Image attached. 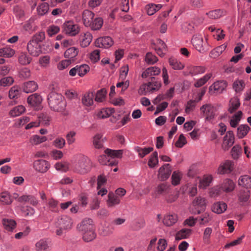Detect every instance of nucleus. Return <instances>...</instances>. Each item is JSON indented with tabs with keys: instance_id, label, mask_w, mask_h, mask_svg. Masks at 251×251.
<instances>
[{
	"instance_id": "48",
	"label": "nucleus",
	"mask_w": 251,
	"mask_h": 251,
	"mask_svg": "<svg viewBox=\"0 0 251 251\" xmlns=\"http://www.w3.org/2000/svg\"><path fill=\"white\" fill-rule=\"evenodd\" d=\"M14 53L15 51L10 48L5 47L0 49V56L11 57Z\"/></svg>"
},
{
	"instance_id": "12",
	"label": "nucleus",
	"mask_w": 251,
	"mask_h": 251,
	"mask_svg": "<svg viewBox=\"0 0 251 251\" xmlns=\"http://www.w3.org/2000/svg\"><path fill=\"white\" fill-rule=\"evenodd\" d=\"M193 204L196 208H201V209L197 210L194 212L195 214H199L201 213V211L204 210L206 205V200L204 198L199 196L194 199L193 201Z\"/></svg>"
},
{
	"instance_id": "39",
	"label": "nucleus",
	"mask_w": 251,
	"mask_h": 251,
	"mask_svg": "<svg viewBox=\"0 0 251 251\" xmlns=\"http://www.w3.org/2000/svg\"><path fill=\"white\" fill-rule=\"evenodd\" d=\"M21 94V88L17 85L14 86L9 91V97L10 99H16L20 96Z\"/></svg>"
},
{
	"instance_id": "6",
	"label": "nucleus",
	"mask_w": 251,
	"mask_h": 251,
	"mask_svg": "<svg viewBox=\"0 0 251 251\" xmlns=\"http://www.w3.org/2000/svg\"><path fill=\"white\" fill-rule=\"evenodd\" d=\"M42 100V98L40 95L34 93L27 98V102L30 106L34 107L36 110H39L41 108Z\"/></svg>"
},
{
	"instance_id": "58",
	"label": "nucleus",
	"mask_w": 251,
	"mask_h": 251,
	"mask_svg": "<svg viewBox=\"0 0 251 251\" xmlns=\"http://www.w3.org/2000/svg\"><path fill=\"white\" fill-rule=\"evenodd\" d=\"M106 94V91L105 89H101L99 90L97 93L95 98L96 101L101 102L105 99Z\"/></svg>"
},
{
	"instance_id": "63",
	"label": "nucleus",
	"mask_w": 251,
	"mask_h": 251,
	"mask_svg": "<svg viewBox=\"0 0 251 251\" xmlns=\"http://www.w3.org/2000/svg\"><path fill=\"white\" fill-rule=\"evenodd\" d=\"M31 75V72L29 69L24 68L19 72V76L23 79H27Z\"/></svg>"
},
{
	"instance_id": "15",
	"label": "nucleus",
	"mask_w": 251,
	"mask_h": 251,
	"mask_svg": "<svg viewBox=\"0 0 251 251\" xmlns=\"http://www.w3.org/2000/svg\"><path fill=\"white\" fill-rule=\"evenodd\" d=\"M93 220L90 218L84 219L77 225V228L80 232L89 231L93 229Z\"/></svg>"
},
{
	"instance_id": "62",
	"label": "nucleus",
	"mask_w": 251,
	"mask_h": 251,
	"mask_svg": "<svg viewBox=\"0 0 251 251\" xmlns=\"http://www.w3.org/2000/svg\"><path fill=\"white\" fill-rule=\"evenodd\" d=\"M226 48V46L223 44L222 45L211 51V54L215 56H219Z\"/></svg>"
},
{
	"instance_id": "56",
	"label": "nucleus",
	"mask_w": 251,
	"mask_h": 251,
	"mask_svg": "<svg viewBox=\"0 0 251 251\" xmlns=\"http://www.w3.org/2000/svg\"><path fill=\"white\" fill-rule=\"evenodd\" d=\"M212 177L211 176H205L200 181L199 187L200 188L205 189L211 183Z\"/></svg>"
},
{
	"instance_id": "59",
	"label": "nucleus",
	"mask_w": 251,
	"mask_h": 251,
	"mask_svg": "<svg viewBox=\"0 0 251 251\" xmlns=\"http://www.w3.org/2000/svg\"><path fill=\"white\" fill-rule=\"evenodd\" d=\"M153 149L152 147L141 148L137 147L136 149V151L138 152L139 155L143 158L145 155L149 154L150 152L153 151Z\"/></svg>"
},
{
	"instance_id": "5",
	"label": "nucleus",
	"mask_w": 251,
	"mask_h": 251,
	"mask_svg": "<svg viewBox=\"0 0 251 251\" xmlns=\"http://www.w3.org/2000/svg\"><path fill=\"white\" fill-rule=\"evenodd\" d=\"M64 31L66 34L72 36L77 35L80 31V28L77 25L74 24L72 21H68L63 25Z\"/></svg>"
},
{
	"instance_id": "27",
	"label": "nucleus",
	"mask_w": 251,
	"mask_h": 251,
	"mask_svg": "<svg viewBox=\"0 0 251 251\" xmlns=\"http://www.w3.org/2000/svg\"><path fill=\"white\" fill-rule=\"evenodd\" d=\"M178 220L176 214H168L164 216L163 222L165 225L170 226L174 225Z\"/></svg>"
},
{
	"instance_id": "3",
	"label": "nucleus",
	"mask_w": 251,
	"mask_h": 251,
	"mask_svg": "<svg viewBox=\"0 0 251 251\" xmlns=\"http://www.w3.org/2000/svg\"><path fill=\"white\" fill-rule=\"evenodd\" d=\"M200 111L205 116V120L210 121L214 118L216 109L211 104L206 103L201 107Z\"/></svg>"
},
{
	"instance_id": "53",
	"label": "nucleus",
	"mask_w": 251,
	"mask_h": 251,
	"mask_svg": "<svg viewBox=\"0 0 251 251\" xmlns=\"http://www.w3.org/2000/svg\"><path fill=\"white\" fill-rule=\"evenodd\" d=\"M212 76L211 74H207L201 78L195 83V87L198 88L202 86Z\"/></svg>"
},
{
	"instance_id": "21",
	"label": "nucleus",
	"mask_w": 251,
	"mask_h": 251,
	"mask_svg": "<svg viewBox=\"0 0 251 251\" xmlns=\"http://www.w3.org/2000/svg\"><path fill=\"white\" fill-rule=\"evenodd\" d=\"M19 202H29L33 206H36L38 203V200L32 195H23L18 199Z\"/></svg>"
},
{
	"instance_id": "4",
	"label": "nucleus",
	"mask_w": 251,
	"mask_h": 251,
	"mask_svg": "<svg viewBox=\"0 0 251 251\" xmlns=\"http://www.w3.org/2000/svg\"><path fill=\"white\" fill-rule=\"evenodd\" d=\"M88 161L84 156L80 157L74 163V169L80 173H86L88 171Z\"/></svg>"
},
{
	"instance_id": "43",
	"label": "nucleus",
	"mask_w": 251,
	"mask_h": 251,
	"mask_svg": "<svg viewBox=\"0 0 251 251\" xmlns=\"http://www.w3.org/2000/svg\"><path fill=\"white\" fill-rule=\"evenodd\" d=\"M242 153V148L238 145L233 146L231 151V156L234 160L238 159L241 155Z\"/></svg>"
},
{
	"instance_id": "41",
	"label": "nucleus",
	"mask_w": 251,
	"mask_h": 251,
	"mask_svg": "<svg viewBox=\"0 0 251 251\" xmlns=\"http://www.w3.org/2000/svg\"><path fill=\"white\" fill-rule=\"evenodd\" d=\"M114 112L115 109L113 108L102 109L98 113L97 116L100 119H104L109 117Z\"/></svg>"
},
{
	"instance_id": "57",
	"label": "nucleus",
	"mask_w": 251,
	"mask_h": 251,
	"mask_svg": "<svg viewBox=\"0 0 251 251\" xmlns=\"http://www.w3.org/2000/svg\"><path fill=\"white\" fill-rule=\"evenodd\" d=\"M206 14L210 18L216 19L220 18L223 15V11L220 9H217L210 11Z\"/></svg>"
},
{
	"instance_id": "44",
	"label": "nucleus",
	"mask_w": 251,
	"mask_h": 251,
	"mask_svg": "<svg viewBox=\"0 0 251 251\" xmlns=\"http://www.w3.org/2000/svg\"><path fill=\"white\" fill-rule=\"evenodd\" d=\"M83 239L85 242H88L94 240L96 236L94 229L89 231L82 232Z\"/></svg>"
},
{
	"instance_id": "9",
	"label": "nucleus",
	"mask_w": 251,
	"mask_h": 251,
	"mask_svg": "<svg viewBox=\"0 0 251 251\" xmlns=\"http://www.w3.org/2000/svg\"><path fill=\"white\" fill-rule=\"evenodd\" d=\"M33 168L39 173H45L50 168V164L45 160L39 159L34 162Z\"/></svg>"
},
{
	"instance_id": "54",
	"label": "nucleus",
	"mask_w": 251,
	"mask_h": 251,
	"mask_svg": "<svg viewBox=\"0 0 251 251\" xmlns=\"http://www.w3.org/2000/svg\"><path fill=\"white\" fill-rule=\"evenodd\" d=\"M76 68H77V74L80 76H84L89 71V67L86 64H82L81 65H76Z\"/></svg>"
},
{
	"instance_id": "51",
	"label": "nucleus",
	"mask_w": 251,
	"mask_h": 251,
	"mask_svg": "<svg viewBox=\"0 0 251 251\" xmlns=\"http://www.w3.org/2000/svg\"><path fill=\"white\" fill-rule=\"evenodd\" d=\"M190 73L193 75L202 74L205 72V68L203 66H190L189 67Z\"/></svg>"
},
{
	"instance_id": "28",
	"label": "nucleus",
	"mask_w": 251,
	"mask_h": 251,
	"mask_svg": "<svg viewBox=\"0 0 251 251\" xmlns=\"http://www.w3.org/2000/svg\"><path fill=\"white\" fill-rule=\"evenodd\" d=\"M238 185L246 188H251V177L248 175L241 176L238 180Z\"/></svg>"
},
{
	"instance_id": "18",
	"label": "nucleus",
	"mask_w": 251,
	"mask_h": 251,
	"mask_svg": "<svg viewBox=\"0 0 251 251\" xmlns=\"http://www.w3.org/2000/svg\"><path fill=\"white\" fill-rule=\"evenodd\" d=\"M106 141V138L103 137L101 134H97L93 138V145L96 149H101L104 148L103 143Z\"/></svg>"
},
{
	"instance_id": "14",
	"label": "nucleus",
	"mask_w": 251,
	"mask_h": 251,
	"mask_svg": "<svg viewBox=\"0 0 251 251\" xmlns=\"http://www.w3.org/2000/svg\"><path fill=\"white\" fill-rule=\"evenodd\" d=\"M121 202L119 197L110 192L108 193V199L106 200V205L109 208H114L119 205Z\"/></svg>"
},
{
	"instance_id": "2",
	"label": "nucleus",
	"mask_w": 251,
	"mask_h": 251,
	"mask_svg": "<svg viewBox=\"0 0 251 251\" xmlns=\"http://www.w3.org/2000/svg\"><path fill=\"white\" fill-rule=\"evenodd\" d=\"M191 43L195 48L200 52L203 53L209 50L206 40L204 41L202 37L199 34L194 35Z\"/></svg>"
},
{
	"instance_id": "55",
	"label": "nucleus",
	"mask_w": 251,
	"mask_h": 251,
	"mask_svg": "<svg viewBox=\"0 0 251 251\" xmlns=\"http://www.w3.org/2000/svg\"><path fill=\"white\" fill-rule=\"evenodd\" d=\"M149 83H151V86L153 92L158 90L161 86L160 81L158 80L154 77H151Z\"/></svg>"
},
{
	"instance_id": "40",
	"label": "nucleus",
	"mask_w": 251,
	"mask_h": 251,
	"mask_svg": "<svg viewBox=\"0 0 251 251\" xmlns=\"http://www.w3.org/2000/svg\"><path fill=\"white\" fill-rule=\"evenodd\" d=\"M12 202V199L9 194L4 192L0 194V203L1 205H9Z\"/></svg>"
},
{
	"instance_id": "17",
	"label": "nucleus",
	"mask_w": 251,
	"mask_h": 251,
	"mask_svg": "<svg viewBox=\"0 0 251 251\" xmlns=\"http://www.w3.org/2000/svg\"><path fill=\"white\" fill-rule=\"evenodd\" d=\"M50 243L46 239H41L37 241L35 245L36 251H48L50 249Z\"/></svg>"
},
{
	"instance_id": "47",
	"label": "nucleus",
	"mask_w": 251,
	"mask_h": 251,
	"mask_svg": "<svg viewBox=\"0 0 251 251\" xmlns=\"http://www.w3.org/2000/svg\"><path fill=\"white\" fill-rule=\"evenodd\" d=\"M47 140V138L46 136H40L39 135H35L31 137L30 142L32 144L36 145L45 142Z\"/></svg>"
},
{
	"instance_id": "38",
	"label": "nucleus",
	"mask_w": 251,
	"mask_h": 251,
	"mask_svg": "<svg viewBox=\"0 0 251 251\" xmlns=\"http://www.w3.org/2000/svg\"><path fill=\"white\" fill-rule=\"evenodd\" d=\"M240 105L239 100L237 98L234 97L229 101L228 111L232 113L239 108Z\"/></svg>"
},
{
	"instance_id": "25",
	"label": "nucleus",
	"mask_w": 251,
	"mask_h": 251,
	"mask_svg": "<svg viewBox=\"0 0 251 251\" xmlns=\"http://www.w3.org/2000/svg\"><path fill=\"white\" fill-rule=\"evenodd\" d=\"M2 224L4 228L8 231H12L16 226V223L14 220L7 218L2 219Z\"/></svg>"
},
{
	"instance_id": "33",
	"label": "nucleus",
	"mask_w": 251,
	"mask_h": 251,
	"mask_svg": "<svg viewBox=\"0 0 251 251\" xmlns=\"http://www.w3.org/2000/svg\"><path fill=\"white\" fill-rule=\"evenodd\" d=\"M104 153L108 156L112 158H121L123 153V150H114L107 149L104 151Z\"/></svg>"
},
{
	"instance_id": "45",
	"label": "nucleus",
	"mask_w": 251,
	"mask_h": 251,
	"mask_svg": "<svg viewBox=\"0 0 251 251\" xmlns=\"http://www.w3.org/2000/svg\"><path fill=\"white\" fill-rule=\"evenodd\" d=\"M169 63L174 70H181L184 67V65L182 63L174 58H170Z\"/></svg>"
},
{
	"instance_id": "35",
	"label": "nucleus",
	"mask_w": 251,
	"mask_h": 251,
	"mask_svg": "<svg viewBox=\"0 0 251 251\" xmlns=\"http://www.w3.org/2000/svg\"><path fill=\"white\" fill-rule=\"evenodd\" d=\"M25 110V108L23 105H20L13 107L11 109L9 114L11 117H15L19 116L23 114Z\"/></svg>"
},
{
	"instance_id": "11",
	"label": "nucleus",
	"mask_w": 251,
	"mask_h": 251,
	"mask_svg": "<svg viewBox=\"0 0 251 251\" xmlns=\"http://www.w3.org/2000/svg\"><path fill=\"white\" fill-rule=\"evenodd\" d=\"M172 172L169 164H165L161 167L158 171V177L161 180H165L169 178Z\"/></svg>"
},
{
	"instance_id": "49",
	"label": "nucleus",
	"mask_w": 251,
	"mask_h": 251,
	"mask_svg": "<svg viewBox=\"0 0 251 251\" xmlns=\"http://www.w3.org/2000/svg\"><path fill=\"white\" fill-rule=\"evenodd\" d=\"M18 60L21 65H26L30 63L31 58L29 57L25 53L22 52L19 55Z\"/></svg>"
},
{
	"instance_id": "64",
	"label": "nucleus",
	"mask_w": 251,
	"mask_h": 251,
	"mask_svg": "<svg viewBox=\"0 0 251 251\" xmlns=\"http://www.w3.org/2000/svg\"><path fill=\"white\" fill-rule=\"evenodd\" d=\"M72 62H73L71 59H66L62 60L58 63L57 68L60 70H63L68 67Z\"/></svg>"
},
{
	"instance_id": "31",
	"label": "nucleus",
	"mask_w": 251,
	"mask_h": 251,
	"mask_svg": "<svg viewBox=\"0 0 251 251\" xmlns=\"http://www.w3.org/2000/svg\"><path fill=\"white\" fill-rule=\"evenodd\" d=\"M78 50L75 47H71L68 49L64 52V57L68 59H71L72 62L74 58L77 55Z\"/></svg>"
},
{
	"instance_id": "50",
	"label": "nucleus",
	"mask_w": 251,
	"mask_h": 251,
	"mask_svg": "<svg viewBox=\"0 0 251 251\" xmlns=\"http://www.w3.org/2000/svg\"><path fill=\"white\" fill-rule=\"evenodd\" d=\"M49 10V5L47 2H43L40 4L37 8L38 15L43 16L47 14Z\"/></svg>"
},
{
	"instance_id": "23",
	"label": "nucleus",
	"mask_w": 251,
	"mask_h": 251,
	"mask_svg": "<svg viewBox=\"0 0 251 251\" xmlns=\"http://www.w3.org/2000/svg\"><path fill=\"white\" fill-rule=\"evenodd\" d=\"M37 89L38 85L34 81H28L25 83L23 86V90L26 93L33 92Z\"/></svg>"
},
{
	"instance_id": "36",
	"label": "nucleus",
	"mask_w": 251,
	"mask_h": 251,
	"mask_svg": "<svg viewBox=\"0 0 251 251\" xmlns=\"http://www.w3.org/2000/svg\"><path fill=\"white\" fill-rule=\"evenodd\" d=\"M212 87L213 88L214 92L221 93L226 87V84L224 81H218L214 83L213 85L210 87V90Z\"/></svg>"
},
{
	"instance_id": "60",
	"label": "nucleus",
	"mask_w": 251,
	"mask_h": 251,
	"mask_svg": "<svg viewBox=\"0 0 251 251\" xmlns=\"http://www.w3.org/2000/svg\"><path fill=\"white\" fill-rule=\"evenodd\" d=\"M245 87V83L243 80H238L234 81L233 87L236 92L242 91Z\"/></svg>"
},
{
	"instance_id": "26",
	"label": "nucleus",
	"mask_w": 251,
	"mask_h": 251,
	"mask_svg": "<svg viewBox=\"0 0 251 251\" xmlns=\"http://www.w3.org/2000/svg\"><path fill=\"white\" fill-rule=\"evenodd\" d=\"M235 187L234 182L230 179H226L224 180L221 186V189L224 192L226 193L232 191Z\"/></svg>"
},
{
	"instance_id": "32",
	"label": "nucleus",
	"mask_w": 251,
	"mask_h": 251,
	"mask_svg": "<svg viewBox=\"0 0 251 251\" xmlns=\"http://www.w3.org/2000/svg\"><path fill=\"white\" fill-rule=\"evenodd\" d=\"M192 233V230L188 228H183L178 231L176 235V240H180L189 237Z\"/></svg>"
},
{
	"instance_id": "20",
	"label": "nucleus",
	"mask_w": 251,
	"mask_h": 251,
	"mask_svg": "<svg viewBox=\"0 0 251 251\" xmlns=\"http://www.w3.org/2000/svg\"><path fill=\"white\" fill-rule=\"evenodd\" d=\"M227 209L226 204L223 201H218L214 203L212 207V211L217 214H220L224 213Z\"/></svg>"
},
{
	"instance_id": "24",
	"label": "nucleus",
	"mask_w": 251,
	"mask_h": 251,
	"mask_svg": "<svg viewBox=\"0 0 251 251\" xmlns=\"http://www.w3.org/2000/svg\"><path fill=\"white\" fill-rule=\"evenodd\" d=\"M170 185L165 183L158 185L155 188V193L158 195L170 194Z\"/></svg>"
},
{
	"instance_id": "52",
	"label": "nucleus",
	"mask_w": 251,
	"mask_h": 251,
	"mask_svg": "<svg viewBox=\"0 0 251 251\" xmlns=\"http://www.w3.org/2000/svg\"><path fill=\"white\" fill-rule=\"evenodd\" d=\"M114 231V227L111 226H107L102 227L100 229V235L103 236H109L112 234Z\"/></svg>"
},
{
	"instance_id": "16",
	"label": "nucleus",
	"mask_w": 251,
	"mask_h": 251,
	"mask_svg": "<svg viewBox=\"0 0 251 251\" xmlns=\"http://www.w3.org/2000/svg\"><path fill=\"white\" fill-rule=\"evenodd\" d=\"M233 163L230 160H226L224 163L220 164L217 170V172L220 174L229 173L233 170Z\"/></svg>"
},
{
	"instance_id": "7",
	"label": "nucleus",
	"mask_w": 251,
	"mask_h": 251,
	"mask_svg": "<svg viewBox=\"0 0 251 251\" xmlns=\"http://www.w3.org/2000/svg\"><path fill=\"white\" fill-rule=\"evenodd\" d=\"M73 221L67 216L64 215L59 217L56 222V227H61L64 229H70L72 228Z\"/></svg>"
},
{
	"instance_id": "42",
	"label": "nucleus",
	"mask_w": 251,
	"mask_h": 251,
	"mask_svg": "<svg viewBox=\"0 0 251 251\" xmlns=\"http://www.w3.org/2000/svg\"><path fill=\"white\" fill-rule=\"evenodd\" d=\"M153 91L151 86V83L149 82L143 84L138 90V93L140 95H146L149 93H152Z\"/></svg>"
},
{
	"instance_id": "19",
	"label": "nucleus",
	"mask_w": 251,
	"mask_h": 251,
	"mask_svg": "<svg viewBox=\"0 0 251 251\" xmlns=\"http://www.w3.org/2000/svg\"><path fill=\"white\" fill-rule=\"evenodd\" d=\"M160 73V69L157 67H151L147 68L142 74L143 78L153 77V75H158Z\"/></svg>"
},
{
	"instance_id": "8",
	"label": "nucleus",
	"mask_w": 251,
	"mask_h": 251,
	"mask_svg": "<svg viewBox=\"0 0 251 251\" xmlns=\"http://www.w3.org/2000/svg\"><path fill=\"white\" fill-rule=\"evenodd\" d=\"M95 45L98 48L107 49L113 45V41L109 36L102 37L95 41Z\"/></svg>"
},
{
	"instance_id": "61",
	"label": "nucleus",
	"mask_w": 251,
	"mask_h": 251,
	"mask_svg": "<svg viewBox=\"0 0 251 251\" xmlns=\"http://www.w3.org/2000/svg\"><path fill=\"white\" fill-rule=\"evenodd\" d=\"M158 60L157 57L151 52H148L145 56V61L149 64H153Z\"/></svg>"
},
{
	"instance_id": "29",
	"label": "nucleus",
	"mask_w": 251,
	"mask_h": 251,
	"mask_svg": "<svg viewBox=\"0 0 251 251\" xmlns=\"http://www.w3.org/2000/svg\"><path fill=\"white\" fill-rule=\"evenodd\" d=\"M250 127L247 125H241L237 129V136L239 139H242L246 136L250 130Z\"/></svg>"
},
{
	"instance_id": "30",
	"label": "nucleus",
	"mask_w": 251,
	"mask_h": 251,
	"mask_svg": "<svg viewBox=\"0 0 251 251\" xmlns=\"http://www.w3.org/2000/svg\"><path fill=\"white\" fill-rule=\"evenodd\" d=\"M93 36L89 32L84 33L80 41V45L82 48L88 47L92 41Z\"/></svg>"
},
{
	"instance_id": "13",
	"label": "nucleus",
	"mask_w": 251,
	"mask_h": 251,
	"mask_svg": "<svg viewBox=\"0 0 251 251\" xmlns=\"http://www.w3.org/2000/svg\"><path fill=\"white\" fill-rule=\"evenodd\" d=\"M27 50L29 53L34 56H38L41 53L39 45L34 40H31L28 43Z\"/></svg>"
},
{
	"instance_id": "34",
	"label": "nucleus",
	"mask_w": 251,
	"mask_h": 251,
	"mask_svg": "<svg viewBox=\"0 0 251 251\" xmlns=\"http://www.w3.org/2000/svg\"><path fill=\"white\" fill-rule=\"evenodd\" d=\"M94 94L93 92H88L82 98V103L87 106H91L94 102L93 101Z\"/></svg>"
},
{
	"instance_id": "1",
	"label": "nucleus",
	"mask_w": 251,
	"mask_h": 251,
	"mask_svg": "<svg viewBox=\"0 0 251 251\" xmlns=\"http://www.w3.org/2000/svg\"><path fill=\"white\" fill-rule=\"evenodd\" d=\"M47 99L49 106L51 110L62 113L64 115L68 114L66 111L67 102L61 94L54 92H50L48 95Z\"/></svg>"
},
{
	"instance_id": "22",
	"label": "nucleus",
	"mask_w": 251,
	"mask_h": 251,
	"mask_svg": "<svg viewBox=\"0 0 251 251\" xmlns=\"http://www.w3.org/2000/svg\"><path fill=\"white\" fill-rule=\"evenodd\" d=\"M94 13L89 10H85L82 13V19L84 25L88 27L90 25V23L94 19Z\"/></svg>"
},
{
	"instance_id": "10",
	"label": "nucleus",
	"mask_w": 251,
	"mask_h": 251,
	"mask_svg": "<svg viewBox=\"0 0 251 251\" xmlns=\"http://www.w3.org/2000/svg\"><path fill=\"white\" fill-rule=\"evenodd\" d=\"M234 143V135L232 131H228L224 137V141L222 145V149L226 151L231 147Z\"/></svg>"
},
{
	"instance_id": "46",
	"label": "nucleus",
	"mask_w": 251,
	"mask_h": 251,
	"mask_svg": "<svg viewBox=\"0 0 251 251\" xmlns=\"http://www.w3.org/2000/svg\"><path fill=\"white\" fill-rule=\"evenodd\" d=\"M158 163V153L157 151H154L150 156L148 165L151 168H154Z\"/></svg>"
},
{
	"instance_id": "37",
	"label": "nucleus",
	"mask_w": 251,
	"mask_h": 251,
	"mask_svg": "<svg viewBox=\"0 0 251 251\" xmlns=\"http://www.w3.org/2000/svg\"><path fill=\"white\" fill-rule=\"evenodd\" d=\"M102 24L103 20L102 18H96L93 19L88 27H90L93 30H98L101 27Z\"/></svg>"
}]
</instances>
